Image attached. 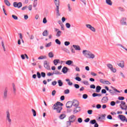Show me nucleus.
<instances>
[{"instance_id":"4468645a","label":"nucleus","mask_w":127,"mask_h":127,"mask_svg":"<svg viewBox=\"0 0 127 127\" xmlns=\"http://www.w3.org/2000/svg\"><path fill=\"white\" fill-rule=\"evenodd\" d=\"M73 104L72 103V101H68L66 104V107L67 109H70L72 108Z\"/></svg>"},{"instance_id":"c03bdc74","label":"nucleus","mask_w":127,"mask_h":127,"mask_svg":"<svg viewBox=\"0 0 127 127\" xmlns=\"http://www.w3.org/2000/svg\"><path fill=\"white\" fill-rule=\"evenodd\" d=\"M109 92L110 93V94H111V95L112 96H115V93L112 90V89H110V90H109Z\"/></svg>"},{"instance_id":"a19ab883","label":"nucleus","mask_w":127,"mask_h":127,"mask_svg":"<svg viewBox=\"0 0 127 127\" xmlns=\"http://www.w3.org/2000/svg\"><path fill=\"white\" fill-rule=\"evenodd\" d=\"M67 7L69 11H71L72 10V8L71 7L70 4H67Z\"/></svg>"},{"instance_id":"e2e57ef3","label":"nucleus","mask_w":127,"mask_h":127,"mask_svg":"<svg viewBox=\"0 0 127 127\" xmlns=\"http://www.w3.org/2000/svg\"><path fill=\"white\" fill-rule=\"evenodd\" d=\"M102 94H106L107 93V90L106 89H102L101 90Z\"/></svg>"},{"instance_id":"bb28decb","label":"nucleus","mask_w":127,"mask_h":127,"mask_svg":"<svg viewBox=\"0 0 127 127\" xmlns=\"http://www.w3.org/2000/svg\"><path fill=\"white\" fill-rule=\"evenodd\" d=\"M62 34V32L61 31H58V32H57L56 36H57V37H60V36H61Z\"/></svg>"},{"instance_id":"6e6552de","label":"nucleus","mask_w":127,"mask_h":127,"mask_svg":"<svg viewBox=\"0 0 127 127\" xmlns=\"http://www.w3.org/2000/svg\"><path fill=\"white\" fill-rule=\"evenodd\" d=\"M44 67L47 70H50V65H49V62H47V61H45L44 62Z\"/></svg>"},{"instance_id":"4c0bfd02","label":"nucleus","mask_w":127,"mask_h":127,"mask_svg":"<svg viewBox=\"0 0 127 127\" xmlns=\"http://www.w3.org/2000/svg\"><path fill=\"white\" fill-rule=\"evenodd\" d=\"M12 17L15 20H17V19H18V17H17V16L15 15H12Z\"/></svg>"},{"instance_id":"9b49d317","label":"nucleus","mask_w":127,"mask_h":127,"mask_svg":"<svg viewBox=\"0 0 127 127\" xmlns=\"http://www.w3.org/2000/svg\"><path fill=\"white\" fill-rule=\"evenodd\" d=\"M68 121L71 123H74L76 121V116L74 115H71L68 118Z\"/></svg>"},{"instance_id":"f8f14e48","label":"nucleus","mask_w":127,"mask_h":127,"mask_svg":"<svg viewBox=\"0 0 127 127\" xmlns=\"http://www.w3.org/2000/svg\"><path fill=\"white\" fill-rule=\"evenodd\" d=\"M71 102L73 107H78L79 105V101H78L77 100H73L72 101H71Z\"/></svg>"},{"instance_id":"e433bc0d","label":"nucleus","mask_w":127,"mask_h":127,"mask_svg":"<svg viewBox=\"0 0 127 127\" xmlns=\"http://www.w3.org/2000/svg\"><path fill=\"white\" fill-rule=\"evenodd\" d=\"M55 42L56 43H57V44H58L59 45H60L61 44V42H60L59 41V39H56Z\"/></svg>"},{"instance_id":"338daca9","label":"nucleus","mask_w":127,"mask_h":127,"mask_svg":"<svg viewBox=\"0 0 127 127\" xmlns=\"http://www.w3.org/2000/svg\"><path fill=\"white\" fill-rule=\"evenodd\" d=\"M75 80H76V81H78L79 82H80V81H81L82 79L79 77H75Z\"/></svg>"},{"instance_id":"8fccbe9b","label":"nucleus","mask_w":127,"mask_h":127,"mask_svg":"<svg viewBox=\"0 0 127 127\" xmlns=\"http://www.w3.org/2000/svg\"><path fill=\"white\" fill-rule=\"evenodd\" d=\"M64 45L65 46H68V45H70V42H68V41L64 42Z\"/></svg>"},{"instance_id":"37998d69","label":"nucleus","mask_w":127,"mask_h":127,"mask_svg":"<svg viewBox=\"0 0 127 127\" xmlns=\"http://www.w3.org/2000/svg\"><path fill=\"white\" fill-rule=\"evenodd\" d=\"M37 76L39 79H40L41 78V74H40V72H37Z\"/></svg>"},{"instance_id":"72a5a7b5","label":"nucleus","mask_w":127,"mask_h":127,"mask_svg":"<svg viewBox=\"0 0 127 127\" xmlns=\"http://www.w3.org/2000/svg\"><path fill=\"white\" fill-rule=\"evenodd\" d=\"M104 85H111V82L108 80H105L104 82Z\"/></svg>"},{"instance_id":"49530a36","label":"nucleus","mask_w":127,"mask_h":127,"mask_svg":"<svg viewBox=\"0 0 127 127\" xmlns=\"http://www.w3.org/2000/svg\"><path fill=\"white\" fill-rule=\"evenodd\" d=\"M1 46L3 48L4 51H5V47H4V43H3V41L1 42Z\"/></svg>"},{"instance_id":"c9c22d12","label":"nucleus","mask_w":127,"mask_h":127,"mask_svg":"<svg viewBox=\"0 0 127 127\" xmlns=\"http://www.w3.org/2000/svg\"><path fill=\"white\" fill-rule=\"evenodd\" d=\"M111 88H112V90H113L115 92H117V93H121V91L118 90V89H116V88H115L113 86H112Z\"/></svg>"},{"instance_id":"dca6fc26","label":"nucleus","mask_w":127,"mask_h":127,"mask_svg":"<svg viewBox=\"0 0 127 127\" xmlns=\"http://www.w3.org/2000/svg\"><path fill=\"white\" fill-rule=\"evenodd\" d=\"M106 118V115H103L101 117H99L98 119H97V121L98 122H103V120H105Z\"/></svg>"},{"instance_id":"58836bf2","label":"nucleus","mask_w":127,"mask_h":127,"mask_svg":"<svg viewBox=\"0 0 127 127\" xmlns=\"http://www.w3.org/2000/svg\"><path fill=\"white\" fill-rule=\"evenodd\" d=\"M65 26L66 28H70V27H71V24H70L69 23H66L65 24Z\"/></svg>"},{"instance_id":"f3484780","label":"nucleus","mask_w":127,"mask_h":127,"mask_svg":"<svg viewBox=\"0 0 127 127\" xmlns=\"http://www.w3.org/2000/svg\"><path fill=\"white\" fill-rule=\"evenodd\" d=\"M54 2L56 6V7H59L60 5V0H54Z\"/></svg>"},{"instance_id":"13d9d810","label":"nucleus","mask_w":127,"mask_h":127,"mask_svg":"<svg viewBox=\"0 0 127 127\" xmlns=\"http://www.w3.org/2000/svg\"><path fill=\"white\" fill-rule=\"evenodd\" d=\"M64 93L65 94H69V93H70V90H69V89L65 90L64 91Z\"/></svg>"},{"instance_id":"6e6d98bb","label":"nucleus","mask_w":127,"mask_h":127,"mask_svg":"<svg viewBox=\"0 0 127 127\" xmlns=\"http://www.w3.org/2000/svg\"><path fill=\"white\" fill-rule=\"evenodd\" d=\"M47 76H48L49 77H50V76H53L54 74V72L53 73H51V72H48L47 74Z\"/></svg>"},{"instance_id":"39448f33","label":"nucleus","mask_w":127,"mask_h":127,"mask_svg":"<svg viewBox=\"0 0 127 127\" xmlns=\"http://www.w3.org/2000/svg\"><path fill=\"white\" fill-rule=\"evenodd\" d=\"M14 7H17V8H20L22 6V3L21 2H14L13 3Z\"/></svg>"},{"instance_id":"423d86ee","label":"nucleus","mask_w":127,"mask_h":127,"mask_svg":"<svg viewBox=\"0 0 127 127\" xmlns=\"http://www.w3.org/2000/svg\"><path fill=\"white\" fill-rule=\"evenodd\" d=\"M107 66L108 68H109V69H110L111 71H112V72H113V73H116V72H117V69H116L115 68H114L112 64H107Z\"/></svg>"},{"instance_id":"b1692460","label":"nucleus","mask_w":127,"mask_h":127,"mask_svg":"<svg viewBox=\"0 0 127 127\" xmlns=\"http://www.w3.org/2000/svg\"><path fill=\"white\" fill-rule=\"evenodd\" d=\"M66 118V115L63 114L60 116V120H64Z\"/></svg>"},{"instance_id":"ddd939ff","label":"nucleus","mask_w":127,"mask_h":127,"mask_svg":"<svg viewBox=\"0 0 127 127\" xmlns=\"http://www.w3.org/2000/svg\"><path fill=\"white\" fill-rule=\"evenodd\" d=\"M7 92H8L7 89L6 88L4 90L3 95V99H4V100H6V99H7Z\"/></svg>"},{"instance_id":"0e129e2a","label":"nucleus","mask_w":127,"mask_h":127,"mask_svg":"<svg viewBox=\"0 0 127 127\" xmlns=\"http://www.w3.org/2000/svg\"><path fill=\"white\" fill-rule=\"evenodd\" d=\"M83 83L84 85H89V82H88V81H87V80H85V81H83Z\"/></svg>"},{"instance_id":"393cba45","label":"nucleus","mask_w":127,"mask_h":127,"mask_svg":"<svg viewBox=\"0 0 127 127\" xmlns=\"http://www.w3.org/2000/svg\"><path fill=\"white\" fill-rule=\"evenodd\" d=\"M54 75H62V73L59 72L58 70H55L53 71Z\"/></svg>"},{"instance_id":"c85d7f7f","label":"nucleus","mask_w":127,"mask_h":127,"mask_svg":"<svg viewBox=\"0 0 127 127\" xmlns=\"http://www.w3.org/2000/svg\"><path fill=\"white\" fill-rule=\"evenodd\" d=\"M58 83L59 84V86L60 87H62L63 86V82H62V80H59L58 81Z\"/></svg>"},{"instance_id":"864d4df0","label":"nucleus","mask_w":127,"mask_h":127,"mask_svg":"<svg viewBox=\"0 0 127 127\" xmlns=\"http://www.w3.org/2000/svg\"><path fill=\"white\" fill-rule=\"evenodd\" d=\"M52 43H51V42L49 43L48 44L46 45L45 47H46V48L50 47V46H51Z\"/></svg>"},{"instance_id":"473e14b6","label":"nucleus","mask_w":127,"mask_h":127,"mask_svg":"<svg viewBox=\"0 0 127 127\" xmlns=\"http://www.w3.org/2000/svg\"><path fill=\"white\" fill-rule=\"evenodd\" d=\"M48 55L50 58H53V57H54V54H53V53L52 52H50Z\"/></svg>"},{"instance_id":"09e8293b","label":"nucleus","mask_w":127,"mask_h":127,"mask_svg":"<svg viewBox=\"0 0 127 127\" xmlns=\"http://www.w3.org/2000/svg\"><path fill=\"white\" fill-rule=\"evenodd\" d=\"M71 123H72V122H71V121H67L66 122L67 127H70V126H71Z\"/></svg>"},{"instance_id":"ea45409f","label":"nucleus","mask_w":127,"mask_h":127,"mask_svg":"<svg viewBox=\"0 0 127 127\" xmlns=\"http://www.w3.org/2000/svg\"><path fill=\"white\" fill-rule=\"evenodd\" d=\"M118 66H119V67H121V68H124L125 67V65L124 64V63L119 64Z\"/></svg>"},{"instance_id":"aec40b11","label":"nucleus","mask_w":127,"mask_h":127,"mask_svg":"<svg viewBox=\"0 0 127 127\" xmlns=\"http://www.w3.org/2000/svg\"><path fill=\"white\" fill-rule=\"evenodd\" d=\"M62 72H63V73H64V74H66V73L68 72V67L66 66L64 67L62 69Z\"/></svg>"},{"instance_id":"79ce46f5","label":"nucleus","mask_w":127,"mask_h":127,"mask_svg":"<svg viewBox=\"0 0 127 127\" xmlns=\"http://www.w3.org/2000/svg\"><path fill=\"white\" fill-rule=\"evenodd\" d=\"M32 113L33 114V116L34 117H36V111H35L34 110V109H32Z\"/></svg>"},{"instance_id":"7ed1b4c3","label":"nucleus","mask_w":127,"mask_h":127,"mask_svg":"<svg viewBox=\"0 0 127 127\" xmlns=\"http://www.w3.org/2000/svg\"><path fill=\"white\" fill-rule=\"evenodd\" d=\"M120 107L121 109L123 110L127 111V105L126 104V102H125V101H121Z\"/></svg>"},{"instance_id":"f704fd0d","label":"nucleus","mask_w":127,"mask_h":127,"mask_svg":"<svg viewBox=\"0 0 127 127\" xmlns=\"http://www.w3.org/2000/svg\"><path fill=\"white\" fill-rule=\"evenodd\" d=\"M90 123L91 124V125H95L97 123V122L96 121V120H92L90 122Z\"/></svg>"},{"instance_id":"4d7b16f0","label":"nucleus","mask_w":127,"mask_h":127,"mask_svg":"<svg viewBox=\"0 0 127 127\" xmlns=\"http://www.w3.org/2000/svg\"><path fill=\"white\" fill-rule=\"evenodd\" d=\"M77 122L78 123H79L80 124H81V123H82V122H83V119H82V118H79L77 119Z\"/></svg>"},{"instance_id":"2f4dec72","label":"nucleus","mask_w":127,"mask_h":127,"mask_svg":"<svg viewBox=\"0 0 127 127\" xmlns=\"http://www.w3.org/2000/svg\"><path fill=\"white\" fill-rule=\"evenodd\" d=\"M60 61V60H54V65H55V66H57V64H58V63H59Z\"/></svg>"},{"instance_id":"69168bd1","label":"nucleus","mask_w":127,"mask_h":127,"mask_svg":"<svg viewBox=\"0 0 127 127\" xmlns=\"http://www.w3.org/2000/svg\"><path fill=\"white\" fill-rule=\"evenodd\" d=\"M107 119H108V120H113V117H112V116L111 115H108L107 116Z\"/></svg>"},{"instance_id":"0eeeda50","label":"nucleus","mask_w":127,"mask_h":127,"mask_svg":"<svg viewBox=\"0 0 127 127\" xmlns=\"http://www.w3.org/2000/svg\"><path fill=\"white\" fill-rule=\"evenodd\" d=\"M87 28H88V29H90L91 31L93 32H96V29L92 26L91 24H87L85 25Z\"/></svg>"},{"instance_id":"de8ad7c7","label":"nucleus","mask_w":127,"mask_h":127,"mask_svg":"<svg viewBox=\"0 0 127 127\" xmlns=\"http://www.w3.org/2000/svg\"><path fill=\"white\" fill-rule=\"evenodd\" d=\"M118 100L120 101H124V100H125V97L123 96L119 97L118 98Z\"/></svg>"},{"instance_id":"9d476101","label":"nucleus","mask_w":127,"mask_h":127,"mask_svg":"<svg viewBox=\"0 0 127 127\" xmlns=\"http://www.w3.org/2000/svg\"><path fill=\"white\" fill-rule=\"evenodd\" d=\"M81 111V107L76 106L75 107L73 110V114H77V113H79V112Z\"/></svg>"},{"instance_id":"3c124183","label":"nucleus","mask_w":127,"mask_h":127,"mask_svg":"<svg viewBox=\"0 0 127 127\" xmlns=\"http://www.w3.org/2000/svg\"><path fill=\"white\" fill-rule=\"evenodd\" d=\"M41 75L43 78H45V76H46V74L45 73V72H41Z\"/></svg>"},{"instance_id":"7c9ffc66","label":"nucleus","mask_w":127,"mask_h":127,"mask_svg":"<svg viewBox=\"0 0 127 127\" xmlns=\"http://www.w3.org/2000/svg\"><path fill=\"white\" fill-rule=\"evenodd\" d=\"M47 57L45 56H41L40 57L38 58L39 60H42L43 59H46Z\"/></svg>"},{"instance_id":"603ef678","label":"nucleus","mask_w":127,"mask_h":127,"mask_svg":"<svg viewBox=\"0 0 127 127\" xmlns=\"http://www.w3.org/2000/svg\"><path fill=\"white\" fill-rule=\"evenodd\" d=\"M82 98L83 99H86L88 98V95L85 94H83V96H82Z\"/></svg>"},{"instance_id":"f257e3e1","label":"nucleus","mask_w":127,"mask_h":127,"mask_svg":"<svg viewBox=\"0 0 127 127\" xmlns=\"http://www.w3.org/2000/svg\"><path fill=\"white\" fill-rule=\"evenodd\" d=\"M64 106V104L60 102H57L56 104H55L53 106V110H56L57 113L58 114H60L61 113V111H62L63 108L62 106Z\"/></svg>"},{"instance_id":"6ab92c4d","label":"nucleus","mask_w":127,"mask_h":127,"mask_svg":"<svg viewBox=\"0 0 127 127\" xmlns=\"http://www.w3.org/2000/svg\"><path fill=\"white\" fill-rule=\"evenodd\" d=\"M72 47H73V48H74L75 50H78V51L81 50V48L80 47V46H79V45H73Z\"/></svg>"},{"instance_id":"f03ea898","label":"nucleus","mask_w":127,"mask_h":127,"mask_svg":"<svg viewBox=\"0 0 127 127\" xmlns=\"http://www.w3.org/2000/svg\"><path fill=\"white\" fill-rule=\"evenodd\" d=\"M82 53L86 58H88L89 59H94L95 58V55L89 51L83 50Z\"/></svg>"},{"instance_id":"1a4fd4ad","label":"nucleus","mask_w":127,"mask_h":127,"mask_svg":"<svg viewBox=\"0 0 127 127\" xmlns=\"http://www.w3.org/2000/svg\"><path fill=\"white\" fill-rule=\"evenodd\" d=\"M118 118L122 121V122H126L127 123V119L126 116L122 115H119L118 116Z\"/></svg>"},{"instance_id":"a878e982","label":"nucleus","mask_w":127,"mask_h":127,"mask_svg":"<svg viewBox=\"0 0 127 127\" xmlns=\"http://www.w3.org/2000/svg\"><path fill=\"white\" fill-rule=\"evenodd\" d=\"M72 63H73V61L71 60H68L66 62L65 64H66V65H68L69 66H70V65L72 64Z\"/></svg>"},{"instance_id":"bf43d9fd","label":"nucleus","mask_w":127,"mask_h":127,"mask_svg":"<svg viewBox=\"0 0 127 127\" xmlns=\"http://www.w3.org/2000/svg\"><path fill=\"white\" fill-rule=\"evenodd\" d=\"M70 50L71 51V53H73V54H75V49H74V48H73V47H71L70 48Z\"/></svg>"},{"instance_id":"c756f323","label":"nucleus","mask_w":127,"mask_h":127,"mask_svg":"<svg viewBox=\"0 0 127 127\" xmlns=\"http://www.w3.org/2000/svg\"><path fill=\"white\" fill-rule=\"evenodd\" d=\"M57 11V16H60V13L59 12V7H57L56 9Z\"/></svg>"},{"instance_id":"412c9836","label":"nucleus","mask_w":127,"mask_h":127,"mask_svg":"<svg viewBox=\"0 0 127 127\" xmlns=\"http://www.w3.org/2000/svg\"><path fill=\"white\" fill-rule=\"evenodd\" d=\"M102 89V87L100 86H97L96 87V93H100L101 90Z\"/></svg>"},{"instance_id":"5701e85b","label":"nucleus","mask_w":127,"mask_h":127,"mask_svg":"<svg viewBox=\"0 0 127 127\" xmlns=\"http://www.w3.org/2000/svg\"><path fill=\"white\" fill-rule=\"evenodd\" d=\"M48 31H47V30H45L43 32V36H48Z\"/></svg>"},{"instance_id":"680f3d73","label":"nucleus","mask_w":127,"mask_h":127,"mask_svg":"<svg viewBox=\"0 0 127 127\" xmlns=\"http://www.w3.org/2000/svg\"><path fill=\"white\" fill-rule=\"evenodd\" d=\"M74 86L75 87V89H79V88H80V85H79V84H75Z\"/></svg>"},{"instance_id":"2eb2a0df","label":"nucleus","mask_w":127,"mask_h":127,"mask_svg":"<svg viewBox=\"0 0 127 127\" xmlns=\"http://www.w3.org/2000/svg\"><path fill=\"white\" fill-rule=\"evenodd\" d=\"M101 101H102V103H103V104H105L106 103H108V101H109V99L108 98V97L104 96L102 98Z\"/></svg>"},{"instance_id":"20e7f679","label":"nucleus","mask_w":127,"mask_h":127,"mask_svg":"<svg viewBox=\"0 0 127 127\" xmlns=\"http://www.w3.org/2000/svg\"><path fill=\"white\" fill-rule=\"evenodd\" d=\"M6 121H7L9 124H11V119H10V113H9V111L8 110L6 111Z\"/></svg>"},{"instance_id":"052dcab7","label":"nucleus","mask_w":127,"mask_h":127,"mask_svg":"<svg viewBox=\"0 0 127 127\" xmlns=\"http://www.w3.org/2000/svg\"><path fill=\"white\" fill-rule=\"evenodd\" d=\"M90 88L91 89H96V86L95 85V84H91L90 85Z\"/></svg>"},{"instance_id":"cd10ccee","label":"nucleus","mask_w":127,"mask_h":127,"mask_svg":"<svg viewBox=\"0 0 127 127\" xmlns=\"http://www.w3.org/2000/svg\"><path fill=\"white\" fill-rule=\"evenodd\" d=\"M106 2L109 5H112L113 4V2H112V0H106Z\"/></svg>"},{"instance_id":"774afa93","label":"nucleus","mask_w":127,"mask_h":127,"mask_svg":"<svg viewBox=\"0 0 127 127\" xmlns=\"http://www.w3.org/2000/svg\"><path fill=\"white\" fill-rule=\"evenodd\" d=\"M87 113L88 115H92V113H93V111L91 110H88Z\"/></svg>"},{"instance_id":"a211bd4d","label":"nucleus","mask_w":127,"mask_h":127,"mask_svg":"<svg viewBox=\"0 0 127 127\" xmlns=\"http://www.w3.org/2000/svg\"><path fill=\"white\" fill-rule=\"evenodd\" d=\"M126 20L127 18H123L121 20V24H122V25H126L127 24V23L126 22Z\"/></svg>"},{"instance_id":"a18cd8bd","label":"nucleus","mask_w":127,"mask_h":127,"mask_svg":"<svg viewBox=\"0 0 127 127\" xmlns=\"http://www.w3.org/2000/svg\"><path fill=\"white\" fill-rule=\"evenodd\" d=\"M110 105L111 106H112V107H114V106H116V102L115 101H111Z\"/></svg>"},{"instance_id":"5fc2aeb1","label":"nucleus","mask_w":127,"mask_h":127,"mask_svg":"<svg viewBox=\"0 0 127 127\" xmlns=\"http://www.w3.org/2000/svg\"><path fill=\"white\" fill-rule=\"evenodd\" d=\"M43 23L45 24V23H47V20L46 19V17L44 18L43 20Z\"/></svg>"},{"instance_id":"4be33fe9","label":"nucleus","mask_w":127,"mask_h":127,"mask_svg":"<svg viewBox=\"0 0 127 127\" xmlns=\"http://www.w3.org/2000/svg\"><path fill=\"white\" fill-rule=\"evenodd\" d=\"M4 2L7 6H10V2L8 0H4Z\"/></svg>"}]
</instances>
